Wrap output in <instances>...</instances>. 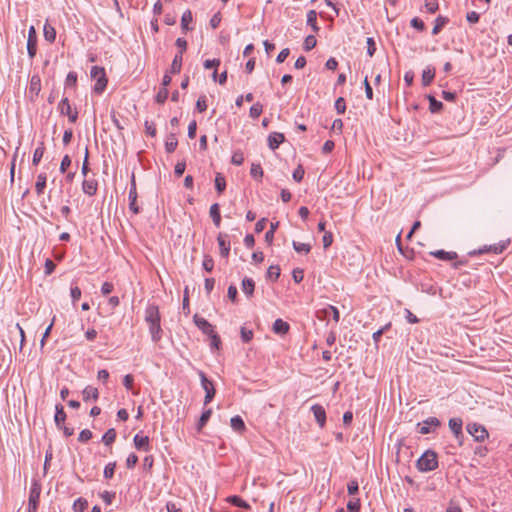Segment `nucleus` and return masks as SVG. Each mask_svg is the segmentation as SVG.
I'll list each match as a JSON object with an SVG mask.
<instances>
[{"instance_id": "obj_1", "label": "nucleus", "mask_w": 512, "mask_h": 512, "mask_svg": "<svg viewBox=\"0 0 512 512\" xmlns=\"http://www.w3.org/2000/svg\"><path fill=\"white\" fill-rule=\"evenodd\" d=\"M420 472H430L438 467V457L435 451L426 450L416 462Z\"/></svg>"}, {"instance_id": "obj_2", "label": "nucleus", "mask_w": 512, "mask_h": 512, "mask_svg": "<svg viewBox=\"0 0 512 512\" xmlns=\"http://www.w3.org/2000/svg\"><path fill=\"white\" fill-rule=\"evenodd\" d=\"M91 77L96 80L94 91L101 94L107 86V78L104 68L93 66L91 68Z\"/></svg>"}, {"instance_id": "obj_3", "label": "nucleus", "mask_w": 512, "mask_h": 512, "mask_svg": "<svg viewBox=\"0 0 512 512\" xmlns=\"http://www.w3.org/2000/svg\"><path fill=\"white\" fill-rule=\"evenodd\" d=\"M41 489V484L34 480L31 484L29 492L28 512H37Z\"/></svg>"}, {"instance_id": "obj_4", "label": "nucleus", "mask_w": 512, "mask_h": 512, "mask_svg": "<svg viewBox=\"0 0 512 512\" xmlns=\"http://www.w3.org/2000/svg\"><path fill=\"white\" fill-rule=\"evenodd\" d=\"M198 375L201 381V386L205 391L204 405H207L213 400L216 390L214 388L213 383L207 378L203 371L200 370L198 372Z\"/></svg>"}, {"instance_id": "obj_5", "label": "nucleus", "mask_w": 512, "mask_h": 512, "mask_svg": "<svg viewBox=\"0 0 512 512\" xmlns=\"http://www.w3.org/2000/svg\"><path fill=\"white\" fill-rule=\"evenodd\" d=\"M510 244V240H504L500 241L499 243L493 244V245H485L482 248H480L477 252L474 251L470 253L471 255L474 254H484V253H494V254H501Z\"/></svg>"}, {"instance_id": "obj_6", "label": "nucleus", "mask_w": 512, "mask_h": 512, "mask_svg": "<svg viewBox=\"0 0 512 512\" xmlns=\"http://www.w3.org/2000/svg\"><path fill=\"white\" fill-rule=\"evenodd\" d=\"M467 431L476 441L479 442L484 441L488 437V432L485 427L477 423L468 424Z\"/></svg>"}, {"instance_id": "obj_7", "label": "nucleus", "mask_w": 512, "mask_h": 512, "mask_svg": "<svg viewBox=\"0 0 512 512\" xmlns=\"http://www.w3.org/2000/svg\"><path fill=\"white\" fill-rule=\"evenodd\" d=\"M440 421L436 417H429L426 420H424L422 423L418 424L419 427V433L425 435L429 434L434 431L437 427L440 426Z\"/></svg>"}, {"instance_id": "obj_8", "label": "nucleus", "mask_w": 512, "mask_h": 512, "mask_svg": "<svg viewBox=\"0 0 512 512\" xmlns=\"http://www.w3.org/2000/svg\"><path fill=\"white\" fill-rule=\"evenodd\" d=\"M27 52L31 59L35 57L37 52V34L34 26H30L28 31Z\"/></svg>"}, {"instance_id": "obj_9", "label": "nucleus", "mask_w": 512, "mask_h": 512, "mask_svg": "<svg viewBox=\"0 0 512 512\" xmlns=\"http://www.w3.org/2000/svg\"><path fill=\"white\" fill-rule=\"evenodd\" d=\"M129 209L134 213L138 214L140 212V207L137 205V191H136V182L135 177L132 175L131 187L129 190Z\"/></svg>"}, {"instance_id": "obj_10", "label": "nucleus", "mask_w": 512, "mask_h": 512, "mask_svg": "<svg viewBox=\"0 0 512 512\" xmlns=\"http://www.w3.org/2000/svg\"><path fill=\"white\" fill-rule=\"evenodd\" d=\"M145 320L148 324L160 322V313L156 305H149L145 310Z\"/></svg>"}, {"instance_id": "obj_11", "label": "nucleus", "mask_w": 512, "mask_h": 512, "mask_svg": "<svg viewBox=\"0 0 512 512\" xmlns=\"http://www.w3.org/2000/svg\"><path fill=\"white\" fill-rule=\"evenodd\" d=\"M217 241L220 248V254L222 257H228L230 252V241L228 240V235L220 233L217 237Z\"/></svg>"}, {"instance_id": "obj_12", "label": "nucleus", "mask_w": 512, "mask_h": 512, "mask_svg": "<svg viewBox=\"0 0 512 512\" xmlns=\"http://www.w3.org/2000/svg\"><path fill=\"white\" fill-rule=\"evenodd\" d=\"M135 448L140 451H149L150 450V440L148 436H142L140 434H136L133 439Z\"/></svg>"}, {"instance_id": "obj_13", "label": "nucleus", "mask_w": 512, "mask_h": 512, "mask_svg": "<svg viewBox=\"0 0 512 512\" xmlns=\"http://www.w3.org/2000/svg\"><path fill=\"white\" fill-rule=\"evenodd\" d=\"M268 146L271 150H275L285 141V136L279 132L270 133L268 136Z\"/></svg>"}, {"instance_id": "obj_14", "label": "nucleus", "mask_w": 512, "mask_h": 512, "mask_svg": "<svg viewBox=\"0 0 512 512\" xmlns=\"http://www.w3.org/2000/svg\"><path fill=\"white\" fill-rule=\"evenodd\" d=\"M311 411L320 427H323L326 422V412L323 406L315 404L311 407Z\"/></svg>"}, {"instance_id": "obj_15", "label": "nucleus", "mask_w": 512, "mask_h": 512, "mask_svg": "<svg viewBox=\"0 0 512 512\" xmlns=\"http://www.w3.org/2000/svg\"><path fill=\"white\" fill-rule=\"evenodd\" d=\"M97 188L98 183L95 179H86L83 181L82 189L85 194L93 196L96 194Z\"/></svg>"}, {"instance_id": "obj_16", "label": "nucleus", "mask_w": 512, "mask_h": 512, "mask_svg": "<svg viewBox=\"0 0 512 512\" xmlns=\"http://www.w3.org/2000/svg\"><path fill=\"white\" fill-rule=\"evenodd\" d=\"M289 329L290 325L287 322L283 321L282 319L275 320L272 327L273 332L278 335L287 334Z\"/></svg>"}, {"instance_id": "obj_17", "label": "nucleus", "mask_w": 512, "mask_h": 512, "mask_svg": "<svg viewBox=\"0 0 512 512\" xmlns=\"http://www.w3.org/2000/svg\"><path fill=\"white\" fill-rule=\"evenodd\" d=\"M195 324L197 327L203 331V333L210 335L213 334V326L204 318L194 317Z\"/></svg>"}, {"instance_id": "obj_18", "label": "nucleus", "mask_w": 512, "mask_h": 512, "mask_svg": "<svg viewBox=\"0 0 512 512\" xmlns=\"http://www.w3.org/2000/svg\"><path fill=\"white\" fill-rule=\"evenodd\" d=\"M462 425L463 421L460 418H451L449 420V428L453 432L456 438L462 435Z\"/></svg>"}, {"instance_id": "obj_19", "label": "nucleus", "mask_w": 512, "mask_h": 512, "mask_svg": "<svg viewBox=\"0 0 512 512\" xmlns=\"http://www.w3.org/2000/svg\"><path fill=\"white\" fill-rule=\"evenodd\" d=\"M430 254L432 256L436 257L437 259H440L443 261H450V260H454L457 258V253L453 252V251L447 252L444 250H436V251H432Z\"/></svg>"}, {"instance_id": "obj_20", "label": "nucleus", "mask_w": 512, "mask_h": 512, "mask_svg": "<svg viewBox=\"0 0 512 512\" xmlns=\"http://www.w3.org/2000/svg\"><path fill=\"white\" fill-rule=\"evenodd\" d=\"M210 217L216 227H220L221 225V215H220V206L218 203H214L211 205L209 210Z\"/></svg>"}, {"instance_id": "obj_21", "label": "nucleus", "mask_w": 512, "mask_h": 512, "mask_svg": "<svg viewBox=\"0 0 512 512\" xmlns=\"http://www.w3.org/2000/svg\"><path fill=\"white\" fill-rule=\"evenodd\" d=\"M55 409H56V413H55V417H54L55 424L58 428H62V426L64 425V422L66 420V413L64 411L63 406L60 404H57Z\"/></svg>"}, {"instance_id": "obj_22", "label": "nucleus", "mask_w": 512, "mask_h": 512, "mask_svg": "<svg viewBox=\"0 0 512 512\" xmlns=\"http://www.w3.org/2000/svg\"><path fill=\"white\" fill-rule=\"evenodd\" d=\"M435 77V69L431 66L426 67L422 72V85L429 86Z\"/></svg>"}, {"instance_id": "obj_23", "label": "nucleus", "mask_w": 512, "mask_h": 512, "mask_svg": "<svg viewBox=\"0 0 512 512\" xmlns=\"http://www.w3.org/2000/svg\"><path fill=\"white\" fill-rule=\"evenodd\" d=\"M82 395H83L84 401H89L90 399L96 401L99 397V392H98L97 388H95L93 386H87L82 391Z\"/></svg>"}, {"instance_id": "obj_24", "label": "nucleus", "mask_w": 512, "mask_h": 512, "mask_svg": "<svg viewBox=\"0 0 512 512\" xmlns=\"http://www.w3.org/2000/svg\"><path fill=\"white\" fill-rule=\"evenodd\" d=\"M149 331L153 342H158L161 339L162 329L160 322H154L149 324Z\"/></svg>"}, {"instance_id": "obj_25", "label": "nucleus", "mask_w": 512, "mask_h": 512, "mask_svg": "<svg viewBox=\"0 0 512 512\" xmlns=\"http://www.w3.org/2000/svg\"><path fill=\"white\" fill-rule=\"evenodd\" d=\"M325 318H332L335 322H338L340 319V313L338 309L332 305H328L321 311Z\"/></svg>"}, {"instance_id": "obj_26", "label": "nucleus", "mask_w": 512, "mask_h": 512, "mask_svg": "<svg viewBox=\"0 0 512 512\" xmlns=\"http://www.w3.org/2000/svg\"><path fill=\"white\" fill-rule=\"evenodd\" d=\"M182 61H183V55L181 53H177L174 56V59L170 66L169 72L172 74L179 73L181 71Z\"/></svg>"}, {"instance_id": "obj_27", "label": "nucleus", "mask_w": 512, "mask_h": 512, "mask_svg": "<svg viewBox=\"0 0 512 512\" xmlns=\"http://www.w3.org/2000/svg\"><path fill=\"white\" fill-rule=\"evenodd\" d=\"M255 288V282L251 278H244L242 280V291L248 296L251 297L253 295Z\"/></svg>"}, {"instance_id": "obj_28", "label": "nucleus", "mask_w": 512, "mask_h": 512, "mask_svg": "<svg viewBox=\"0 0 512 512\" xmlns=\"http://www.w3.org/2000/svg\"><path fill=\"white\" fill-rule=\"evenodd\" d=\"M178 141L176 139L175 134L171 133L167 136L165 140V149L167 153H172L175 151L177 147Z\"/></svg>"}, {"instance_id": "obj_29", "label": "nucleus", "mask_w": 512, "mask_h": 512, "mask_svg": "<svg viewBox=\"0 0 512 512\" xmlns=\"http://www.w3.org/2000/svg\"><path fill=\"white\" fill-rule=\"evenodd\" d=\"M43 32H44V38L46 41L50 42V43H53L56 39V31H55V28L53 26H51L50 24L46 23L44 25V29H43Z\"/></svg>"}, {"instance_id": "obj_30", "label": "nucleus", "mask_w": 512, "mask_h": 512, "mask_svg": "<svg viewBox=\"0 0 512 512\" xmlns=\"http://www.w3.org/2000/svg\"><path fill=\"white\" fill-rule=\"evenodd\" d=\"M46 181H47V176L45 173H40L38 176H37V181L35 183V190L37 192L38 195L42 194L45 187H46Z\"/></svg>"}, {"instance_id": "obj_31", "label": "nucleus", "mask_w": 512, "mask_h": 512, "mask_svg": "<svg viewBox=\"0 0 512 512\" xmlns=\"http://www.w3.org/2000/svg\"><path fill=\"white\" fill-rule=\"evenodd\" d=\"M44 152H45L44 143L40 142L38 147L35 149V151L33 153V159H32L33 165H38L40 163V161L44 155Z\"/></svg>"}, {"instance_id": "obj_32", "label": "nucleus", "mask_w": 512, "mask_h": 512, "mask_svg": "<svg viewBox=\"0 0 512 512\" xmlns=\"http://www.w3.org/2000/svg\"><path fill=\"white\" fill-rule=\"evenodd\" d=\"M427 98L429 100V110L431 113H438L442 110V102L436 100L432 95H428Z\"/></svg>"}, {"instance_id": "obj_33", "label": "nucleus", "mask_w": 512, "mask_h": 512, "mask_svg": "<svg viewBox=\"0 0 512 512\" xmlns=\"http://www.w3.org/2000/svg\"><path fill=\"white\" fill-rule=\"evenodd\" d=\"M228 501L234 506H237V507H240L243 509H250V505L245 500H243L241 497H239L237 495L230 496L228 498Z\"/></svg>"}, {"instance_id": "obj_34", "label": "nucleus", "mask_w": 512, "mask_h": 512, "mask_svg": "<svg viewBox=\"0 0 512 512\" xmlns=\"http://www.w3.org/2000/svg\"><path fill=\"white\" fill-rule=\"evenodd\" d=\"M192 19V12L190 10H186L181 17V28L183 31H188L191 29L188 24L192 22Z\"/></svg>"}, {"instance_id": "obj_35", "label": "nucleus", "mask_w": 512, "mask_h": 512, "mask_svg": "<svg viewBox=\"0 0 512 512\" xmlns=\"http://www.w3.org/2000/svg\"><path fill=\"white\" fill-rule=\"evenodd\" d=\"M448 19L443 16H438L435 20V25L432 29V34L437 35L443 27L447 24Z\"/></svg>"}, {"instance_id": "obj_36", "label": "nucleus", "mask_w": 512, "mask_h": 512, "mask_svg": "<svg viewBox=\"0 0 512 512\" xmlns=\"http://www.w3.org/2000/svg\"><path fill=\"white\" fill-rule=\"evenodd\" d=\"M307 24L312 27L314 32L319 30L317 26V13L314 10H310L307 13Z\"/></svg>"}, {"instance_id": "obj_37", "label": "nucleus", "mask_w": 512, "mask_h": 512, "mask_svg": "<svg viewBox=\"0 0 512 512\" xmlns=\"http://www.w3.org/2000/svg\"><path fill=\"white\" fill-rule=\"evenodd\" d=\"M211 414H212V410L211 409H207L205 411H203L202 415L200 416V419L197 423V430L198 431H201L202 428L206 425V423L209 421L210 417H211Z\"/></svg>"}, {"instance_id": "obj_38", "label": "nucleus", "mask_w": 512, "mask_h": 512, "mask_svg": "<svg viewBox=\"0 0 512 512\" xmlns=\"http://www.w3.org/2000/svg\"><path fill=\"white\" fill-rule=\"evenodd\" d=\"M230 424H231V427L235 430V431H242L245 429V424H244V421L243 419L236 415L234 417L231 418L230 420Z\"/></svg>"}, {"instance_id": "obj_39", "label": "nucleus", "mask_w": 512, "mask_h": 512, "mask_svg": "<svg viewBox=\"0 0 512 512\" xmlns=\"http://www.w3.org/2000/svg\"><path fill=\"white\" fill-rule=\"evenodd\" d=\"M292 245H293L294 250L297 253L308 254L310 252V250H311V245L307 244V243H301V242H298V241H293Z\"/></svg>"}, {"instance_id": "obj_40", "label": "nucleus", "mask_w": 512, "mask_h": 512, "mask_svg": "<svg viewBox=\"0 0 512 512\" xmlns=\"http://www.w3.org/2000/svg\"><path fill=\"white\" fill-rule=\"evenodd\" d=\"M88 507V502L84 498H78L73 503V510L75 512H84Z\"/></svg>"}, {"instance_id": "obj_41", "label": "nucleus", "mask_w": 512, "mask_h": 512, "mask_svg": "<svg viewBox=\"0 0 512 512\" xmlns=\"http://www.w3.org/2000/svg\"><path fill=\"white\" fill-rule=\"evenodd\" d=\"M226 188V180L221 173H217L215 177V189L218 193H222Z\"/></svg>"}, {"instance_id": "obj_42", "label": "nucleus", "mask_w": 512, "mask_h": 512, "mask_svg": "<svg viewBox=\"0 0 512 512\" xmlns=\"http://www.w3.org/2000/svg\"><path fill=\"white\" fill-rule=\"evenodd\" d=\"M116 439V431L115 429L111 428L106 431V433L102 437V441L105 445L109 446L111 445Z\"/></svg>"}, {"instance_id": "obj_43", "label": "nucleus", "mask_w": 512, "mask_h": 512, "mask_svg": "<svg viewBox=\"0 0 512 512\" xmlns=\"http://www.w3.org/2000/svg\"><path fill=\"white\" fill-rule=\"evenodd\" d=\"M58 109H59L60 114H62V115H67V114H70V112H72V108H71L68 98H63L60 101V103L58 105Z\"/></svg>"}, {"instance_id": "obj_44", "label": "nucleus", "mask_w": 512, "mask_h": 512, "mask_svg": "<svg viewBox=\"0 0 512 512\" xmlns=\"http://www.w3.org/2000/svg\"><path fill=\"white\" fill-rule=\"evenodd\" d=\"M263 111V106L259 102L253 104L250 108L249 115L253 119H257Z\"/></svg>"}, {"instance_id": "obj_45", "label": "nucleus", "mask_w": 512, "mask_h": 512, "mask_svg": "<svg viewBox=\"0 0 512 512\" xmlns=\"http://www.w3.org/2000/svg\"><path fill=\"white\" fill-rule=\"evenodd\" d=\"M77 84V73L70 71L65 80V88L75 87Z\"/></svg>"}, {"instance_id": "obj_46", "label": "nucleus", "mask_w": 512, "mask_h": 512, "mask_svg": "<svg viewBox=\"0 0 512 512\" xmlns=\"http://www.w3.org/2000/svg\"><path fill=\"white\" fill-rule=\"evenodd\" d=\"M250 174L254 179H261L263 176V169L261 165L253 163L251 166Z\"/></svg>"}, {"instance_id": "obj_47", "label": "nucleus", "mask_w": 512, "mask_h": 512, "mask_svg": "<svg viewBox=\"0 0 512 512\" xmlns=\"http://www.w3.org/2000/svg\"><path fill=\"white\" fill-rule=\"evenodd\" d=\"M41 89V82L38 76H32L30 81V92H34L36 95Z\"/></svg>"}, {"instance_id": "obj_48", "label": "nucleus", "mask_w": 512, "mask_h": 512, "mask_svg": "<svg viewBox=\"0 0 512 512\" xmlns=\"http://www.w3.org/2000/svg\"><path fill=\"white\" fill-rule=\"evenodd\" d=\"M278 226H279V222L271 223L270 229L265 234V240L267 243L270 244L273 241L274 233H275L276 229L278 228Z\"/></svg>"}, {"instance_id": "obj_49", "label": "nucleus", "mask_w": 512, "mask_h": 512, "mask_svg": "<svg viewBox=\"0 0 512 512\" xmlns=\"http://www.w3.org/2000/svg\"><path fill=\"white\" fill-rule=\"evenodd\" d=\"M316 44H317V40H316L315 36L309 35L304 40V45H303L304 50L310 51L316 46Z\"/></svg>"}, {"instance_id": "obj_50", "label": "nucleus", "mask_w": 512, "mask_h": 512, "mask_svg": "<svg viewBox=\"0 0 512 512\" xmlns=\"http://www.w3.org/2000/svg\"><path fill=\"white\" fill-rule=\"evenodd\" d=\"M168 98V90L165 87H161L156 94L155 101L159 104H163Z\"/></svg>"}, {"instance_id": "obj_51", "label": "nucleus", "mask_w": 512, "mask_h": 512, "mask_svg": "<svg viewBox=\"0 0 512 512\" xmlns=\"http://www.w3.org/2000/svg\"><path fill=\"white\" fill-rule=\"evenodd\" d=\"M267 276L269 279L277 280L280 276L279 266H270L267 270Z\"/></svg>"}, {"instance_id": "obj_52", "label": "nucleus", "mask_w": 512, "mask_h": 512, "mask_svg": "<svg viewBox=\"0 0 512 512\" xmlns=\"http://www.w3.org/2000/svg\"><path fill=\"white\" fill-rule=\"evenodd\" d=\"M231 162L234 165L240 166L244 162V155L241 151H235L232 155Z\"/></svg>"}, {"instance_id": "obj_53", "label": "nucleus", "mask_w": 512, "mask_h": 512, "mask_svg": "<svg viewBox=\"0 0 512 512\" xmlns=\"http://www.w3.org/2000/svg\"><path fill=\"white\" fill-rule=\"evenodd\" d=\"M361 508L360 499L350 500L347 503L348 512H359Z\"/></svg>"}, {"instance_id": "obj_54", "label": "nucleus", "mask_w": 512, "mask_h": 512, "mask_svg": "<svg viewBox=\"0 0 512 512\" xmlns=\"http://www.w3.org/2000/svg\"><path fill=\"white\" fill-rule=\"evenodd\" d=\"M335 109L338 114H344L346 111V102L343 97H339L335 101Z\"/></svg>"}, {"instance_id": "obj_55", "label": "nucleus", "mask_w": 512, "mask_h": 512, "mask_svg": "<svg viewBox=\"0 0 512 512\" xmlns=\"http://www.w3.org/2000/svg\"><path fill=\"white\" fill-rule=\"evenodd\" d=\"M202 266H203L204 270H206L207 272H211L214 267L213 259L209 255H205L204 259H203Z\"/></svg>"}, {"instance_id": "obj_56", "label": "nucleus", "mask_w": 512, "mask_h": 512, "mask_svg": "<svg viewBox=\"0 0 512 512\" xmlns=\"http://www.w3.org/2000/svg\"><path fill=\"white\" fill-rule=\"evenodd\" d=\"M253 338V331L248 330L245 327L241 328V339L243 342L248 343Z\"/></svg>"}, {"instance_id": "obj_57", "label": "nucleus", "mask_w": 512, "mask_h": 512, "mask_svg": "<svg viewBox=\"0 0 512 512\" xmlns=\"http://www.w3.org/2000/svg\"><path fill=\"white\" fill-rule=\"evenodd\" d=\"M304 174H305V171L303 169V167L301 165H299L293 172V179L296 181V182H301L303 177H304Z\"/></svg>"}, {"instance_id": "obj_58", "label": "nucleus", "mask_w": 512, "mask_h": 512, "mask_svg": "<svg viewBox=\"0 0 512 512\" xmlns=\"http://www.w3.org/2000/svg\"><path fill=\"white\" fill-rule=\"evenodd\" d=\"M196 109L198 112H204L207 109L206 96L202 95L196 102Z\"/></svg>"}, {"instance_id": "obj_59", "label": "nucleus", "mask_w": 512, "mask_h": 512, "mask_svg": "<svg viewBox=\"0 0 512 512\" xmlns=\"http://www.w3.org/2000/svg\"><path fill=\"white\" fill-rule=\"evenodd\" d=\"M115 463H108L104 468V477L107 479H111L114 475L115 471Z\"/></svg>"}, {"instance_id": "obj_60", "label": "nucleus", "mask_w": 512, "mask_h": 512, "mask_svg": "<svg viewBox=\"0 0 512 512\" xmlns=\"http://www.w3.org/2000/svg\"><path fill=\"white\" fill-rule=\"evenodd\" d=\"M347 491L349 495H354L359 491V484L356 480L349 481L347 485Z\"/></svg>"}, {"instance_id": "obj_61", "label": "nucleus", "mask_w": 512, "mask_h": 512, "mask_svg": "<svg viewBox=\"0 0 512 512\" xmlns=\"http://www.w3.org/2000/svg\"><path fill=\"white\" fill-rule=\"evenodd\" d=\"M376 51V44L372 37L367 38V54L372 57Z\"/></svg>"}, {"instance_id": "obj_62", "label": "nucleus", "mask_w": 512, "mask_h": 512, "mask_svg": "<svg viewBox=\"0 0 512 512\" xmlns=\"http://www.w3.org/2000/svg\"><path fill=\"white\" fill-rule=\"evenodd\" d=\"M137 462H138V457H137V455H136V454H134V453H131V454L127 457V459H126V466H127V468L132 469V468H134V467H135V465L137 464Z\"/></svg>"}, {"instance_id": "obj_63", "label": "nucleus", "mask_w": 512, "mask_h": 512, "mask_svg": "<svg viewBox=\"0 0 512 512\" xmlns=\"http://www.w3.org/2000/svg\"><path fill=\"white\" fill-rule=\"evenodd\" d=\"M100 497L102 498V500L107 504V505H110L115 497V493H111L109 491H103L101 494H100Z\"/></svg>"}, {"instance_id": "obj_64", "label": "nucleus", "mask_w": 512, "mask_h": 512, "mask_svg": "<svg viewBox=\"0 0 512 512\" xmlns=\"http://www.w3.org/2000/svg\"><path fill=\"white\" fill-rule=\"evenodd\" d=\"M410 24L413 28L420 30V31H423L425 28L424 22L418 17H414L411 20Z\"/></svg>"}]
</instances>
